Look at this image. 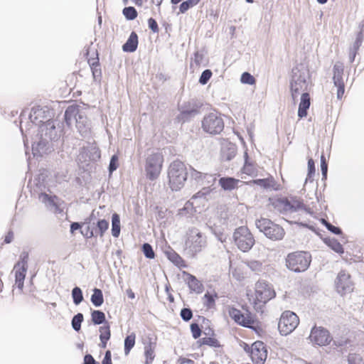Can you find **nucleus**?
Listing matches in <instances>:
<instances>
[{
	"mask_svg": "<svg viewBox=\"0 0 364 364\" xmlns=\"http://www.w3.org/2000/svg\"><path fill=\"white\" fill-rule=\"evenodd\" d=\"M218 295L215 290L212 292L208 290L206 291L203 296L202 297L203 304L208 309H212L215 307V301L218 299Z\"/></svg>",
	"mask_w": 364,
	"mask_h": 364,
	"instance_id": "a18cd8bd",
	"label": "nucleus"
},
{
	"mask_svg": "<svg viewBox=\"0 0 364 364\" xmlns=\"http://www.w3.org/2000/svg\"><path fill=\"white\" fill-rule=\"evenodd\" d=\"M92 45V42H91L90 45L85 46L83 55L86 58L87 63L90 67L93 81L95 82L100 83L102 80V70L100 66L99 53L97 50L95 51V58L90 56V47Z\"/></svg>",
	"mask_w": 364,
	"mask_h": 364,
	"instance_id": "412c9836",
	"label": "nucleus"
},
{
	"mask_svg": "<svg viewBox=\"0 0 364 364\" xmlns=\"http://www.w3.org/2000/svg\"><path fill=\"white\" fill-rule=\"evenodd\" d=\"M47 193L45 191H41L38 193V199L41 201L46 208L55 213L62 214L64 212L65 202L57 195L54 194L50 191Z\"/></svg>",
	"mask_w": 364,
	"mask_h": 364,
	"instance_id": "4468645a",
	"label": "nucleus"
},
{
	"mask_svg": "<svg viewBox=\"0 0 364 364\" xmlns=\"http://www.w3.org/2000/svg\"><path fill=\"white\" fill-rule=\"evenodd\" d=\"M99 332H100L99 338L100 341V342L99 343V347L100 348L105 349L107 348V343L111 338V336H112L111 329H109V328L105 329V328H102V331H100Z\"/></svg>",
	"mask_w": 364,
	"mask_h": 364,
	"instance_id": "3c124183",
	"label": "nucleus"
},
{
	"mask_svg": "<svg viewBox=\"0 0 364 364\" xmlns=\"http://www.w3.org/2000/svg\"><path fill=\"white\" fill-rule=\"evenodd\" d=\"M244 263L253 272L262 271V262L259 260H247Z\"/></svg>",
	"mask_w": 364,
	"mask_h": 364,
	"instance_id": "69168bd1",
	"label": "nucleus"
},
{
	"mask_svg": "<svg viewBox=\"0 0 364 364\" xmlns=\"http://www.w3.org/2000/svg\"><path fill=\"white\" fill-rule=\"evenodd\" d=\"M80 109V106L77 105L76 103L68 105L65 108L63 120H59V122H61L63 124V130H65V127H67L68 128H71L73 120L75 119L76 116L78 115Z\"/></svg>",
	"mask_w": 364,
	"mask_h": 364,
	"instance_id": "2f4dec72",
	"label": "nucleus"
},
{
	"mask_svg": "<svg viewBox=\"0 0 364 364\" xmlns=\"http://www.w3.org/2000/svg\"><path fill=\"white\" fill-rule=\"evenodd\" d=\"M119 167V157L117 154H113L109 159V165L107 167L108 176L111 178L112 173Z\"/></svg>",
	"mask_w": 364,
	"mask_h": 364,
	"instance_id": "13d9d810",
	"label": "nucleus"
},
{
	"mask_svg": "<svg viewBox=\"0 0 364 364\" xmlns=\"http://www.w3.org/2000/svg\"><path fill=\"white\" fill-rule=\"evenodd\" d=\"M228 312L230 318L234 321L236 324L240 326H247V323L245 321V314L234 305L228 306Z\"/></svg>",
	"mask_w": 364,
	"mask_h": 364,
	"instance_id": "ea45409f",
	"label": "nucleus"
},
{
	"mask_svg": "<svg viewBox=\"0 0 364 364\" xmlns=\"http://www.w3.org/2000/svg\"><path fill=\"white\" fill-rule=\"evenodd\" d=\"M219 112H210L205 114L201 120L203 131L210 135L220 134L224 129L225 123Z\"/></svg>",
	"mask_w": 364,
	"mask_h": 364,
	"instance_id": "1a4fd4ad",
	"label": "nucleus"
},
{
	"mask_svg": "<svg viewBox=\"0 0 364 364\" xmlns=\"http://www.w3.org/2000/svg\"><path fill=\"white\" fill-rule=\"evenodd\" d=\"M253 353L250 359L254 364H264L268 355V346L262 341L252 343Z\"/></svg>",
	"mask_w": 364,
	"mask_h": 364,
	"instance_id": "393cba45",
	"label": "nucleus"
},
{
	"mask_svg": "<svg viewBox=\"0 0 364 364\" xmlns=\"http://www.w3.org/2000/svg\"><path fill=\"white\" fill-rule=\"evenodd\" d=\"M299 319L294 311L287 310L282 312L278 321V331L283 336L289 335L299 325Z\"/></svg>",
	"mask_w": 364,
	"mask_h": 364,
	"instance_id": "2eb2a0df",
	"label": "nucleus"
},
{
	"mask_svg": "<svg viewBox=\"0 0 364 364\" xmlns=\"http://www.w3.org/2000/svg\"><path fill=\"white\" fill-rule=\"evenodd\" d=\"M189 232L185 240L184 252L188 257L195 258L206 246V240L203 233L197 228H193Z\"/></svg>",
	"mask_w": 364,
	"mask_h": 364,
	"instance_id": "6e6552de",
	"label": "nucleus"
},
{
	"mask_svg": "<svg viewBox=\"0 0 364 364\" xmlns=\"http://www.w3.org/2000/svg\"><path fill=\"white\" fill-rule=\"evenodd\" d=\"M312 256L310 252L297 250L289 252L285 257V266L291 272L302 273L310 267Z\"/></svg>",
	"mask_w": 364,
	"mask_h": 364,
	"instance_id": "39448f33",
	"label": "nucleus"
},
{
	"mask_svg": "<svg viewBox=\"0 0 364 364\" xmlns=\"http://www.w3.org/2000/svg\"><path fill=\"white\" fill-rule=\"evenodd\" d=\"M240 80L243 85H253L256 83L255 77L247 71L241 74Z\"/></svg>",
	"mask_w": 364,
	"mask_h": 364,
	"instance_id": "e2e57ef3",
	"label": "nucleus"
},
{
	"mask_svg": "<svg viewBox=\"0 0 364 364\" xmlns=\"http://www.w3.org/2000/svg\"><path fill=\"white\" fill-rule=\"evenodd\" d=\"M224 141H225L227 144L221 146L220 152V160L223 161H230L237 154V146L235 143L230 141L228 139H224Z\"/></svg>",
	"mask_w": 364,
	"mask_h": 364,
	"instance_id": "473e14b6",
	"label": "nucleus"
},
{
	"mask_svg": "<svg viewBox=\"0 0 364 364\" xmlns=\"http://www.w3.org/2000/svg\"><path fill=\"white\" fill-rule=\"evenodd\" d=\"M180 317L183 321L189 322L193 317V312L188 306L183 307L180 311Z\"/></svg>",
	"mask_w": 364,
	"mask_h": 364,
	"instance_id": "052dcab7",
	"label": "nucleus"
},
{
	"mask_svg": "<svg viewBox=\"0 0 364 364\" xmlns=\"http://www.w3.org/2000/svg\"><path fill=\"white\" fill-rule=\"evenodd\" d=\"M182 274L186 277L184 281L191 293L194 292L198 294L203 293L204 291V286L201 281L188 272L183 271Z\"/></svg>",
	"mask_w": 364,
	"mask_h": 364,
	"instance_id": "c85d7f7f",
	"label": "nucleus"
},
{
	"mask_svg": "<svg viewBox=\"0 0 364 364\" xmlns=\"http://www.w3.org/2000/svg\"><path fill=\"white\" fill-rule=\"evenodd\" d=\"M316 173V166L314 161L312 158H309L307 161V174L305 178V183L307 182L312 183Z\"/></svg>",
	"mask_w": 364,
	"mask_h": 364,
	"instance_id": "6e6d98bb",
	"label": "nucleus"
},
{
	"mask_svg": "<svg viewBox=\"0 0 364 364\" xmlns=\"http://www.w3.org/2000/svg\"><path fill=\"white\" fill-rule=\"evenodd\" d=\"M167 185L172 192L181 191L188 180L186 164L176 159L170 163L166 170Z\"/></svg>",
	"mask_w": 364,
	"mask_h": 364,
	"instance_id": "7ed1b4c3",
	"label": "nucleus"
},
{
	"mask_svg": "<svg viewBox=\"0 0 364 364\" xmlns=\"http://www.w3.org/2000/svg\"><path fill=\"white\" fill-rule=\"evenodd\" d=\"M255 298L263 300L264 304H267L270 300L276 297V291L272 285L267 280L259 279L255 284Z\"/></svg>",
	"mask_w": 364,
	"mask_h": 364,
	"instance_id": "aec40b11",
	"label": "nucleus"
},
{
	"mask_svg": "<svg viewBox=\"0 0 364 364\" xmlns=\"http://www.w3.org/2000/svg\"><path fill=\"white\" fill-rule=\"evenodd\" d=\"M310 90L311 89L303 90V92L301 94L300 102L299 104L297 112L299 119H302L308 115V111L311 106Z\"/></svg>",
	"mask_w": 364,
	"mask_h": 364,
	"instance_id": "c756f323",
	"label": "nucleus"
},
{
	"mask_svg": "<svg viewBox=\"0 0 364 364\" xmlns=\"http://www.w3.org/2000/svg\"><path fill=\"white\" fill-rule=\"evenodd\" d=\"M344 65L341 61H336L333 66V83L337 88V100H341L345 92V83L343 81Z\"/></svg>",
	"mask_w": 364,
	"mask_h": 364,
	"instance_id": "4be33fe9",
	"label": "nucleus"
},
{
	"mask_svg": "<svg viewBox=\"0 0 364 364\" xmlns=\"http://www.w3.org/2000/svg\"><path fill=\"white\" fill-rule=\"evenodd\" d=\"M82 222H71L70 224V233L72 235L75 234V232L78 230L80 233L84 237L85 232H84L82 228L84 226Z\"/></svg>",
	"mask_w": 364,
	"mask_h": 364,
	"instance_id": "774afa93",
	"label": "nucleus"
},
{
	"mask_svg": "<svg viewBox=\"0 0 364 364\" xmlns=\"http://www.w3.org/2000/svg\"><path fill=\"white\" fill-rule=\"evenodd\" d=\"M101 159V150L95 144L88 143L79 149V154L77 156L78 161L84 163L95 164Z\"/></svg>",
	"mask_w": 364,
	"mask_h": 364,
	"instance_id": "6ab92c4d",
	"label": "nucleus"
},
{
	"mask_svg": "<svg viewBox=\"0 0 364 364\" xmlns=\"http://www.w3.org/2000/svg\"><path fill=\"white\" fill-rule=\"evenodd\" d=\"M84 321V316L82 313H77L71 319V326L73 329L79 333L81 331L82 323Z\"/></svg>",
	"mask_w": 364,
	"mask_h": 364,
	"instance_id": "4d7b16f0",
	"label": "nucleus"
},
{
	"mask_svg": "<svg viewBox=\"0 0 364 364\" xmlns=\"http://www.w3.org/2000/svg\"><path fill=\"white\" fill-rule=\"evenodd\" d=\"M75 125L76 128L78 129L79 132L82 135L84 133L87 134L89 129L88 124H87V117L80 112V109H79L78 115L76 116L75 118Z\"/></svg>",
	"mask_w": 364,
	"mask_h": 364,
	"instance_id": "49530a36",
	"label": "nucleus"
},
{
	"mask_svg": "<svg viewBox=\"0 0 364 364\" xmlns=\"http://www.w3.org/2000/svg\"><path fill=\"white\" fill-rule=\"evenodd\" d=\"M140 250L146 259H155L156 255L153 249L152 245L150 243H149L147 242H144L141 245Z\"/></svg>",
	"mask_w": 364,
	"mask_h": 364,
	"instance_id": "5fc2aeb1",
	"label": "nucleus"
},
{
	"mask_svg": "<svg viewBox=\"0 0 364 364\" xmlns=\"http://www.w3.org/2000/svg\"><path fill=\"white\" fill-rule=\"evenodd\" d=\"M322 240L323 243L334 252L341 256L344 254V248L337 238L326 236L323 237Z\"/></svg>",
	"mask_w": 364,
	"mask_h": 364,
	"instance_id": "a19ab883",
	"label": "nucleus"
},
{
	"mask_svg": "<svg viewBox=\"0 0 364 364\" xmlns=\"http://www.w3.org/2000/svg\"><path fill=\"white\" fill-rule=\"evenodd\" d=\"M54 114L53 109L48 106L34 105L28 115L29 122L27 123V126H31V123L32 125L38 126L40 124V120L46 121L48 119H53Z\"/></svg>",
	"mask_w": 364,
	"mask_h": 364,
	"instance_id": "f3484780",
	"label": "nucleus"
},
{
	"mask_svg": "<svg viewBox=\"0 0 364 364\" xmlns=\"http://www.w3.org/2000/svg\"><path fill=\"white\" fill-rule=\"evenodd\" d=\"M290 198H291L292 202L296 203V206L299 207V210H304L306 213L310 215L312 217H314L315 213L314 211L309 208L308 205L304 204V200L297 197L296 196L290 195Z\"/></svg>",
	"mask_w": 364,
	"mask_h": 364,
	"instance_id": "8fccbe9b",
	"label": "nucleus"
},
{
	"mask_svg": "<svg viewBox=\"0 0 364 364\" xmlns=\"http://www.w3.org/2000/svg\"><path fill=\"white\" fill-rule=\"evenodd\" d=\"M326 229L331 233L339 236L341 239L344 241V243L347 242L348 236L343 233V230L340 227L328 223Z\"/></svg>",
	"mask_w": 364,
	"mask_h": 364,
	"instance_id": "bf43d9fd",
	"label": "nucleus"
},
{
	"mask_svg": "<svg viewBox=\"0 0 364 364\" xmlns=\"http://www.w3.org/2000/svg\"><path fill=\"white\" fill-rule=\"evenodd\" d=\"M39 124L37 126V134L36 136H41L47 138V140L57 144L58 146L62 147L61 149L58 151V154L63 158V146L65 143V132L63 130V124L59 122V120L55 119H48L46 121L40 120Z\"/></svg>",
	"mask_w": 364,
	"mask_h": 364,
	"instance_id": "f03ea898",
	"label": "nucleus"
},
{
	"mask_svg": "<svg viewBox=\"0 0 364 364\" xmlns=\"http://www.w3.org/2000/svg\"><path fill=\"white\" fill-rule=\"evenodd\" d=\"M71 297L75 306L80 305L84 301L83 292L81 288L75 286L71 290Z\"/></svg>",
	"mask_w": 364,
	"mask_h": 364,
	"instance_id": "864d4df0",
	"label": "nucleus"
},
{
	"mask_svg": "<svg viewBox=\"0 0 364 364\" xmlns=\"http://www.w3.org/2000/svg\"><path fill=\"white\" fill-rule=\"evenodd\" d=\"M203 326H200L197 321L193 320L190 324V331L193 339L197 340L196 342V347L194 348H200L203 346H208L211 348L210 344H214L215 342L212 339L200 338L203 334Z\"/></svg>",
	"mask_w": 364,
	"mask_h": 364,
	"instance_id": "a878e982",
	"label": "nucleus"
},
{
	"mask_svg": "<svg viewBox=\"0 0 364 364\" xmlns=\"http://www.w3.org/2000/svg\"><path fill=\"white\" fill-rule=\"evenodd\" d=\"M244 164L242 167L240 168V172L243 174H246L251 177H255L257 176V170L255 167V163L252 161L249 156L247 151H244L243 153Z\"/></svg>",
	"mask_w": 364,
	"mask_h": 364,
	"instance_id": "c9c22d12",
	"label": "nucleus"
},
{
	"mask_svg": "<svg viewBox=\"0 0 364 364\" xmlns=\"http://www.w3.org/2000/svg\"><path fill=\"white\" fill-rule=\"evenodd\" d=\"M89 325L99 326V331L102 328L111 329V323L107 320L105 314L100 309H90V321H88Z\"/></svg>",
	"mask_w": 364,
	"mask_h": 364,
	"instance_id": "cd10ccee",
	"label": "nucleus"
},
{
	"mask_svg": "<svg viewBox=\"0 0 364 364\" xmlns=\"http://www.w3.org/2000/svg\"><path fill=\"white\" fill-rule=\"evenodd\" d=\"M76 161L79 169L78 175L85 183H89L92 179L91 172L93 165L90 164V163H84L82 161H78V159H76Z\"/></svg>",
	"mask_w": 364,
	"mask_h": 364,
	"instance_id": "58836bf2",
	"label": "nucleus"
},
{
	"mask_svg": "<svg viewBox=\"0 0 364 364\" xmlns=\"http://www.w3.org/2000/svg\"><path fill=\"white\" fill-rule=\"evenodd\" d=\"M232 238L237 248L243 252H248L255 243L254 236L247 226L235 228Z\"/></svg>",
	"mask_w": 364,
	"mask_h": 364,
	"instance_id": "9d476101",
	"label": "nucleus"
},
{
	"mask_svg": "<svg viewBox=\"0 0 364 364\" xmlns=\"http://www.w3.org/2000/svg\"><path fill=\"white\" fill-rule=\"evenodd\" d=\"M122 14L127 21H134L138 16L136 9L132 6H125L122 9Z\"/></svg>",
	"mask_w": 364,
	"mask_h": 364,
	"instance_id": "603ef678",
	"label": "nucleus"
},
{
	"mask_svg": "<svg viewBox=\"0 0 364 364\" xmlns=\"http://www.w3.org/2000/svg\"><path fill=\"white\" fill-rule=\"evenodd\" d=\"M203 333L205 336V338L212 339L215 342L214 344H210L211 348H223V345L217 338V336L213 326H203Z\"/></svg>",
	"mask_w": 364,
	"mask_h": 364,
	"instance_id": "c03bdc74",
	"label": "nucleus"
},
{
	"mask_svg": "<svg viewBox=\"0 0 364 364\" xmlns=\"http://www.w3.org/2000/svg\"><path fill=\"white\" fill-rule=\"evenodd\" d=\"M109 226V220L107 219H97L95 223H92L91 228L86 227V231L84 235L85 239H90L97 236L102 237L108 230Z\"/></svg>",
	"mask_w": 364,
	"mask_h": 364,
	"instance_id": "b1692460",
	"label": "nucleus"
},
{
	"mask_svg": "<svg viewBox=\"0 0 364 364\" xmlns=\"http://www.w3.org/2000/svg\"><path fill=\"white\" fill-rule=\"evenodd\" d=\"M207 227L211 232L213 235L216 237V239L220 242L223 243L226 242L227 236L224 233V229L221 225H218L216 224H211L210 221H208L206 223Z\"/></svg>",
	"mask_w": 364,
	"mask_h": 364,
	"instance_id": "37998d69",
	"label": "nucleus"
},
{
	"mask_svg": "<svg viewBox=\"0 0 364 364\" xmlns=\"http://www.w3.org/2000/svg\"><path fill=\"white\" fill-rule=\"evenodd\" d=\"M164 253L168 260L179 269L186 268L188 267L186 261L170 245H168L167 249L164 251Z\"/></svg>",
	"mask_w": 364,
	"mask_h": 364,
	"instance_id": "72a5a7b5",
	"label": "nucleus"
},
{
	"mask_svg": "<svg viewBox=\"0 0 364 364\" xmlns=\"http://www.w3.org/2000/svg\"><path fill=\"white\" fill-rule=\"evenodd\" d=\"M307 340L313 346L326 347L331 343L333 336L327 328L315 323L311 328Z\"/></svg>",
	"mask_w": 364,
	"mask_h": 364,
	"instance_id": "f8f14e48",
	"label": "nucleus"
},
{
	"mask_svg": "<svg viewBox=\"0 0 364 364\" xmlns=\"http://www.w3.org/2000/svg\"><path fill=\"white\" fill-rule=\"evenodd\" d=\"M348 364H364V360L361 355L356 353H350L347 356Z\"/></svg>",
	"mask_w": 364,
	"mask_h": 364,
	"instance_id": "0e129e2a",
	"label": "nucleus"
},
{
	"mask_svg": "<svg viewBox=\"0 0 364 364\" xmlns=\"http://www.w3.org/2000/svg\"><path fill=\"white\" fill-rule=\"evenodd\" d=\"M256 228L272 241L282 240L285 236L284 229L269 218H259L255 220Z\"/></svg>",
	"mask_w": 364,
	"mask_h": 364,
	"instance_id": "0eeeda50",
	"label": "nucleus"
},
{
	"mask_svg": "<svg viewBox=\"0 0 364 364\" xmlns=\"http://www.w3.org/2000/svg\"><path fill=\"white\" fill-rule=\"evenodd\" d=\"M203 106V102L195 98L185 101L181 105L178 103V114L173 119V124H184L190 122L196 115L201 113Z\"/></svg>",
	"mask_w": 364,
	"mask_h": 364,
	"instance_id": "20e7f679",
	"label": "nucleus"
},
{
	"mask_svg": "<svg viewBox=\"0 0 364 364\" xmlns=\"http://www.w3.org/2000/svg\"><path fill=\"white\" fill-rule=\"evenodd\" d=\"M164 161V156L160 152L152 153L146 159L144 170L146 178L148 180L153 181L159 178Z\"/></svg>",
	"mask_w": 364,
	"mask_h": 364,
	"instance_id": "9b49d317",
	"label": "nucleus"
},
{
	"mask_svg": "<svg viewBox=\"0 0 364 364\" xmlns=\"http://www.w3.org/2000/svg\"><path fill=\"white\" fill-rule=\"evenodd\" d=\"M197 213V208L194 206L193 202L191 200H187L183 206L178 208L177 210V215L179 217H185L187 218H192L193 216Z\"/></svg>",
	"mask_w": 364,
	"mask_h": 364,
	"instance_id": "79ce46f5",
	"label": "nucleus"
},
{
	"mask_svg": "<svg viewBox=\"0 0 364 364\" xmlns=\"http://www.w3.org/2000/svg\"><path fill=\"white\" fill-rule=\"evenodd\" d=\"M136 343V334L132 332L127 335L124 340V352L125 355H128L131 350L134 347Z\"/></svg>",
	"mask_w": 364,
	"mask_h": 364,
	"instance_id": "09e8293b",
	"label": "nucleus"
},
{
	"mask_svg": "<svg viewBox=\"0 0 364 364\" xmlns=\"http://www.w3.org/2000/svg\"><path fill=\"white\" fill-rule=\"evenodd\" d=\"M247 186L257 185L265 190H273L274 191H279L282 189V187L279 184L272 176H269L267 178H255L248 181L243 182Z\"/></svg>",
	"mask_w": 364,
	"mask_h": 364,
	"instance_id": "bb28decb",
	"label": "nucleus"
},
{
	"mask_svg": "<svg viewBox=\"0 0 364 364\" xmlns=\"http://www.w3.org/2000/svg\"><path fill=\"white\" fill-rule=\"evenodd\" d=\"M28 252L26 251H23L19 255L18 260L14 267V270L15 272V285L18 289L20 294L23 293L24 281L28 271Z\"/></svg>",
	"mask_w": 364,
	"mask_h": 364,
	"instance_id": "ddd939ff",
	"label": "nucleus"
},
{
	"mask_svg": "<svg viewBox=\"0 0 364 364\" xmlns=\"http://www.w3.org/2000/svg\"><path fill=\"white\" fill-rule=\"evenodd\" d=\"M268 201L269 205L280 214H285L287 212L296 213L299 210V207L296 206V202L291 201L290 196L287 198L282 194H277L269 197Z\"/></svg>",
	"mask_w": 364,
	"mask_h": 364,
	"instance_id": "dca6fc26",
	"label": "nucleus"
},
{
	"mask_svg": "<svg viewBox=\"0 0 364 364\" xmlns=\"http://www.w3.org/2000/svg\"><path fill=\"white\" fill-rule=\"evenodd\" d=\"M50 176V172L48 169L41 168L38 170V174L34 178V186L40 192L46 189L50 191V187L48 183V179Z\"/></svg>",
	"mask_w": 364,
	"mask_h": 364,
	"instance_id": "7c9ffc66",
	"label": "nucleus"
},
{
	"mask_svg": "<svg viewBox=\"0 0 364 364\" xmlns=\"http://www.w3.org/2000/svg\"><path fill=\"white\" fill-rule=\"evenodd\" d=\"M92 294L90 296V302L96 307H101L104 303V295L102 290L97 287H94L92 289Z\"/></svg>",
	"mask_w": 364,
	"mask_h": 364,
	"instance_id": "de8ad7c7",
	"label": "nucleus"
},
{
	"mask_svg": "<svg viewBox=\"0 0 364 364\" xmlns=\"http://www.w3.org/2000/svg\"><path fill=\"white\" fill-rule=\"evenodd\" d=\"M213 72L210 69L204 70L198 78V83L201 85H205L210 80Z\"/></svg>",
	"mask_w": 364,
	"mask_h": 364,
	"instance_id": "338daca9",
	"label": "nucleus"
},
{
	"mask_svg": "<svg viewBox=\"0 0 364 364\" xmlns=\"http://www.w3.org/2000/svg\"><path fill=\"white\" fill-rule=\"evenodd\" d=\"M144 345V357L155 358V348L156 347V338H154V335L149 333L146 336V339L143 341Z\"/></svg>",
	"mask_w": 364,
	"mask_h": 364,
	"instance_id": "4c0bfd02",
	"label": "nucleus"
},
{
	"mask_svg": "<svg viewBox=\"0 0 364 364\" xmlns=\"http://www.w3.org/2000/svg\"><path fill=\"white\" fill-rule=\"evenodd\" d=\"M188 170L191 187L197 188L199 186H203L205 181L209 183L210 182V181L208 180L209 178H212L213 182L216 181V178L213 175L199 171L191 165H188Z\"/></svg>",
	"mask_w": 364,
	"mask_h": 364,
	"instance_id": "5701e85b",
	"label": "nucleus"
},
{
	"mask_svg": "<svg viewBox=\"0 0 364 364\" xmlns=\"http://www.w3.org/2000/svg\"><path fill=\"white\" fill-rule=\"evenodd\" d=\"M335 289L341 296L353 291L354 282L351 279V275L346 269H341L338 273L335 279Z\"/></svg>",
	"mask_w": 364,
	"mask_h": 364,
	"instance_id": "a211bd4d",
	"label": "nucleus"
},
{
	"mask_svg": "<svg viewBox=\"0 0 364 364\" xmlns=\"http://www.w3.org/2000/svg\"><path fill=\"white\" fill-rule=\"evenodd\" d=\"M240 182L243 183L244 181H241L240 179L228 176L220 177L218 180V184L224 191H232L237 189L238 184Z\"/></svg>",
	"mask_w": 364,
	"mask_h": 364,
	"instance_id": "f704fd0d",
	"label": "nucleus"
},
{
	"mask_svg": "<svg viewBox=\"0 0 364 364\" xmlns=\"http://www.w3.org/2000/svg\"><path fill=\"white\" fill-rule=\"evenodd\" d=\"M19 129L23 138L25 154L28 165L31 158V155H32L33 159L40 161L44 156L50 154L60 147L57 144L47 140V138L43 139V137L36 136V139L34 140L32 138L30 149L28 139L21 126L19 127Z\"/></svg>",
	"mask_w": 364,
	"mask_h": 364,
	"instance_id": "f257e3e1",
	"label": "nucleus"
},
{
	"mask_svg": "<svg viewBox=\"0 0 364 364\" xmlns=\"http://www.w3.org/2000/svg\"><path fill=\"white\" fill-rule=\"evenodd\" d=\"M245 321L247 323V326H242L250 328L260 321L257 318L256 314L252 313L250 311H247V314H246V316H245Z\"/></svg>",
	"mask_w": 364,
	"mask_h": 364,
	"instance_id": "680f3d73",
	"label": "nucleus"
},
{
	"mask_svg": "<svg viewBox=\"0 0 364 364\" xmlns=\"http://www.w3.org/2000/svg\"><path fill=\"white\" fill-rule=\"evenodd\" d=\"M311 77L312 74L307 63H297L291 69L289 85L292 84L295 87H303L304 90L311 89L314 86Z\"/></svg>",
	"mask_w": 364,
	"mask_h": 364,
	"instance_id": "423d86ee",
	"label": "nucleus"
},
{
	"mask_svg": "<svg viewBox=\"0 0 364 364\" xmlns=\"http://www.w3.org/2000/svg\"><path fill=\"white\" fill-rule=\"evenodd\" d=\"M139 46V36L135 31H132L125 43L122 45V49L124 53H132L135 52Z\"/></svg>",
	"mask_w": 364,
	"mask_h": 364,
	"instance_id": "e433bc0d",
	"label": "nucleus"
}]
</instances>
